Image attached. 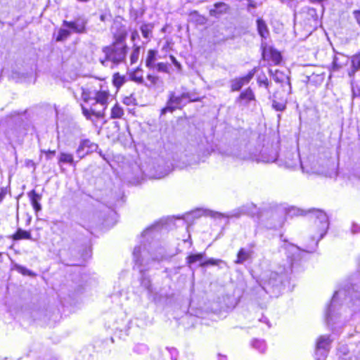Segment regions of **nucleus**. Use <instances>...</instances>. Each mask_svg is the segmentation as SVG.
I'll list each match as a JSON object with an SVG mask.
<instances>
[{"mask_svg": "<svg viewBox=\"0 0 360 360\" xmlns=\"http://www.w3.org/2000/svg\"><path fill=\"white\" fill-rule=\"evenodd\" d=\"M352 93L353 98H360V84L352 83Z\"/></svg>", "mask_w": 360, "mask_h": 360, "instance_id": "nucleus-37", "label": "nucleus"}, {"mask_svg": "<svg viewBox=\"0 0 360 360\" xmlns=\"http://www.w3.org/2000/svg\"><path fill=\"white\" fill-rule=\"evenodd\" d=\"M110 95L109 88L105 84H99V89L95 88L94 91L82 89V98L84 103L90 104L89 107L81 105L82 114L86 120H92L93 117L96 119L105 117Z\"/></svg>", "mask_w": 360, "mask_h": 360, "instance_id": "nucleus-1", "label": "nucleus"}, {"mask_svg": "<svg viewBox=\"0 0 360 360\" xmlns=\"http://www.w3.org/2000/svg\"><path fill=\"white\" fill-rule=\"evenodd\" d=\"M157 51L154 49H149L145 60L146 66L150 69L155 68Z\"/></svg>", "mask_w": 360, "mask_h": 360, "instance_id": "nucleus-24", "label": "nucleus"}, {"mask_svg": "<svg viewBox=\"0 0 360 360\" xmlns=\"http://www.w3.org/2000/svg\"><path fill=\"white\" fill-rule=\"evenodd\" d=\"M204 257V252L191 253L186 256V262L188 266H191L192 264L196 262H200V264L202 262H203Z\"/></svg>", "mask_w": 360, "mask_h": 360, "instance_id": "nucleus-23", "label": "nucleus"}, {"mask_svg": "<svg viewBox=\"0 0 360 360\" xmlns=\"http://www.w3.org/2000/svg\"><path fill=\"white\" fill-rule=\"evenodd\" d=\"M124 115V108L119 103L116 102L110 109V118L111 120L122 119Z\"/></svg>", "mask_w": 360, "mask_h": 360, "instance_id": "nucleus-21", "label": "nucleus"}, {"mask_svg": "<svg viewBox=\"0 0 360 360\" xmlns=\"http://www.w3.org/2000/svg\"><path fill=\"white\" fill-rule=\"evenodd\" d=\"M25 164L27 166H32L33 167H35V163L32 160H26Z\"/></svg>", "mask_w": 360, "mask_h": 360, "instance_id": "nucleus-45", "label": "nucleus"}, {"mask_svg": "<svg viewBox=\"0 0 360 360\" xmlns=\"http://www.w3.org/2000/svg\"><path fill=\"white\" fill-rule=\"evenodd\" d=\"M262 58L269 65H279L283 62L281 52L276 48L267 45L262 47Z\"/></svg>", "mask_w": 360, "mask_h": 360, "instance_id": "nucleus-5", "label": "nucleus"}, {"mask_svg": "<svg viewBox=\"0 0 360 360\" xmlns=\"http://www.w3.org/2000/svg\"><path fill=\"white\" fill-rule=\"evenodd\" d=\"M63 25L72 33L77 34H85L87 32V20L82 16H79L73 20H64Z\"/></svg>", "mask_w": 360, "mask_h": 360, "instance_id": "nucleus-7", "label": "nucleus"}, {"mask_svg": "<svg viewBox=\"0 0 360 360\" xmlns=\"http://www.w3.org/2000/svg\"><path fill=\"white\" fill-rule=\"evenodd\" d=\"M11 193V189L8 186L0 188V203L4 200L8 194Z\"/></svg>", "mask_w": 360, "mask_h": 360, "instance_id": "nucleus-38", "label": "nucleus"}, {"mask_svg": "<svg viewBox=\"0 0 360 360\" xmlns=\"http://www.w3.org/2000/svg\"><path fill=\"white\" fill-rule=\"evenodd\" d=\"M229 10V6L224 2L219 1L214 4V8L209 11L210 15L212 17H218L227 13Z\"/></svg>", "mask_w": 360, "mask_h": 360, "instance_id": "nucleus-12", "label": "nucleus"}, {"mask_svg": "<svg viewBox=\"0 0 360 360\" xmlns=\"http://www.w3.org/2000/svg\"><path fill=\"white\" fill-rule=\"evenodd\" d=\"M274 80L280 84L281 90H276L272 94V108L276 111H283L286 108V96L291 91L289 76L284 72L276 70L269 71Z\"/></svg>", "mask_w": 360, "mask_h": 360, "instance_id": "nucleus-3", "label": "nucleus"}, {"mask_svg": "<svg viewBox=\"0 0 360 360\" xmlns=\"http://www.w3.org/2000/svg\"><path fill=\"white\" fill-rule=\"evenodd\" d=\"M257 29L259 34L262 37L265 38L269 34V29L264 20L261 18L257 19Z\"/></svg>", "mask_w": 360, "mask_h": 360, "instance_id": "nucleus-25", "label": "nucleus"}, {"mask_svg": "<svg viewBox=\"0 0 360 360\" xmlns=\"http://www.w3.org/2000/svg\"><path fill=\"white\" fill-rule=\"evenodd\" d=\"M10 238L15 241L20 240H32V234L30 231L23 230L18 228L16 231L13 233Z\"/></svg>", "mask_w": 360, "mask_h": 360, "instance_id": "nucleus-20", "label": "nucleus"}, {"mask_svg": "<svg viewBox=\"0 0 360 360\" xmlns=\"http://www.w3.org/2000/svg\"><path fill=\"white\" fill-rule=\"evenodd\" d=\"M141 46L134 44L129 56L130 64L133 65L138 62L141 54Z\"/></svg>", "mask_w": 360, "mask_h": 360, "instance_id": "nucleus-26", "label": "nucleus"}, {"mask_svg": "<svg viewBox=\"0 0 360 360\" xmlns=\"http://www.w3.org/2000/svg\"><path fill=\"white\" fill-rule=\"evenodd\" d=\"M41 153H44L46 160H51L56 155V151L55 150H41Z\"/></svg>", "mask_w": 360, "mask_h": 360, "instance_id": "nucleus-39", "label": "nucleus"}, {"mask_svg": "<svg viewBox=\"0 0 360 360\" xmlns=\"http://www.w3.org/2000/svg\"><path fill=\"white\" fill-rule=\"evenodd\" d=\"M252 252L251 250H246L244 248H240L236 254V258L234 260V263L236 264H243L252 257Z\"/></svg>", "mask_w": 360, "mask_h": 360, "instance_id": "nucleus-19", "label": "nucleus"}, {"mask_svg": "<svg viewBox=\"0 0 360 360\" xmlns=\"http://www.w3.org/2000/svg\"><path fill=\"white\" fill-rule=\"evenodd\" d=\"M248 6L252 8L255 7V5L254 4H249Z\"/></svg>", "mask_w": 360, "mask_h": 360, "instance_id": "nucleus-47", "label": "nucleus"}, {"mask_svg": "<svg viewBox=\"0 0 360 360\" xmlns=\"http://www.w3.org/2000/svg\"><path fill=\"white\" fill-rule=\"evenodd\" d=\"M347 62L344 56H334L332 63L328 68L330 72V77H331L332 74L341 71L346 66Z\"/></svg>", "mask_w": 360, "mask_h": 360, "instance_id": "nucleus-10", "label": "nucleus"}, {"mask_svg": "<svg viewBox=\"0 0 360 360\" xmlns=\"http://www.w3.org/2000/svg\"><path fill=\"white\" fill-rule=\"evenodd\" d=\"M139 38V34L136 30H134L131 35V39L132 41H134L136 39Z\"/></svg>", "mask_w": 360, "mask_h": 360, "instance_id": "nucleus-42", "label": "nucleus"}, {"mask_svg": "<svg viewBox=\"0 0 360 360\" xmlns=\"http://www.w3.org/2000/svg\"><path fill=\"white\" fill-rule=\"evenodd\" d=\"M222 263H224V261L222 259L212 257L207 259H203V262H202L200 264V266L205 267L207 266H219Z\"/></svg>", "mask_w": 360, "mask_h": 360, "instance_id": "nucleus-31", "label": "nucleus"}, {"mask_svg": "<svg viewBox=\"0 0 360 360\" xmlns=\"http://www.w3.org/2000/svg\"><path fill=\"white\" fill-rule=\"evenodd\" d=\"M129 79L139 84H144V78L143 70L140 67H137L129 74Z\"/></svg>", "mask_w": 360, "mask_h": 360, "instance_id": "nucleus-22", "label": "nucleus"}, {"mask_svg": "<svg viewBox=\"0 0 360 360\" xmlns=\"http://www.w3.org/2000/svg\"><path fill=\"white\" fill-rule=\"evenodd\" d=\"M360 70V51L350 57V68L347 71L349 77H353Z\"/></svg>", "mask_w": 360, "mask_h": 360, "instance_id": "nucleus-11", "label": "nucleus"}, {"mask_svg": "<svg viewBox=\"0 0 360 360\" xmlns=\"http://www.w3.org/2000/svg\"><path fill=\"white\" fill-rule=\"evenodd\" d=\"M28 197L30 200V203L35 212V213H38L41 210V206L40 204V200H41V195L38 193L34 189L31 190L28 193Z\"/></svg>", "mask_w": 360, "mask_h": 360, "instance_id": "nucleus-15", "label": "nucleus"}, {"mask_svg": "<svg viewBox=\"0 0 360 360\" xmlns=\"http://www.w3.org/2000/svg\"><path fill=\"white\" fill-rule=\"evenodd\" d=\"M188 15L190 17L191 21L196 25H204L207 22V17L200 14L196 10L190 11Z\"/></svg>", "mask_w": 360, "mask_h": 360, "instance_id": "nucleus-18", "label": "nucleus"}, {"mask_svg": "<svg viewBox=\"0 0 360 360\" xmlns=\"http://www.w3.org/2000/svg\"><path fill=\"white\" fill-rule=\"evenodd\" d=\"M122 103L126 105H135L137 103V101L134 94H130L122 98Z\"/></svg>", "mask_w": 360, "mask_h": 360, "instance_id": "nucleus-36", "label": "nucleus"}, {"mask_svg": "<svg viewBox=\"0 0 360 360\" xmlns=\"http://www.w3.org/2000/svg\"><path fill=\"white\" fill-rule=\"evenodd\" d=\"M169 58L172 61V63L174 64V65L176 67V68L178 70H181V65L180 64V63L176 59V58L170 54L169 55Z\"/></svg>", "mask_w": 360, "mask_h": 360, "instance_id": "nucleus-41", "label": "nucleus"}, {"mask_svg": "<svg viewBox=\"0 0 360 360\" xmlns=\"http://www.w3.org/2000/svg\"><path fill=\"white\" fill-rule=\"evenodd\" d=\"M105 19H106V15H105L102 14V15H100V20H101V21H105Z\"/></svg>", "mask_w": 360, "mask_h": 360, "instance_id": "nucleus-46", "label": "nucleus"}, {"mask_svg": "<svg viewBox=\"0 0 360 360\" xmlns=\"http://www.w3.org/2000/svg\"><path fill=\"white\" fill-rule=\"evenodd\" d=\"M146 79L148 83H144L143 84L148 87L156 86L160 82L159 76L154 73L148 74Z\"/></svg>", "mask_w": 360, "mask_h": 360, "instance_id": "nucleus-29", "label": "nucleus"}, {"mask_svg": "<svg viewBox=\"0 0 360 360\" xmlns=\"http://www.w3.org/2000/svg\"><path fill=\"white\" fill-rule=\"evenodd\" d=\"M314 231L321 238L326 235L329 227L328 217L324 212H319L314 221Z\"/></svg>", "mask_w": 360, "mask_h": 360, "instance_id": "nucleus-9", "label": "nucleus"}, {"mask_svg": "<svg viewBox=\"0 0 360 360\" xmlns=\"http://www.w3.org/2000/svg\"><path fill=\"white\" fill-rule=\"evenodd\" d=\"M171 49V44L169 41H167L164 46L162 47L163 50L168 51Z\"/></svg>", "mask_w": 360, "mask_h": 360, "instance_id": "nucleus-44", "label": "nucleus"}, {"mask_svg": "<svg viewBox=\"0 0 360 360\" xmlns=\"http://www.w3.org/2000/svg\"><path fill=\"white\" fill-rule=\"evenodd\" d=\"M125 77L121 75L119 72H115L112 75V84L117 88L120 89L125 82Z\"/></svg>", "mask_w": 360, "mask_h": 360, "instance_id": "nucleus-30", "label": "nucleus"}, {"mask_svg": "<svg viewBox=\"0 0 360 360\" xmlns=\"http://www.w3.org/2000/svg\"><path fill=\"white\" fill-rule=\"evenodd\" d=\"M332 342H333V340L330 338V337L329 335L319 336L316 340V345H315L316 350L319 351V350L323 349L325 351H328L330 349V345Z\"/></svg>", "mask_w": 360, "mask_h": 360, "instance_id": "nucleus-16", "label": "nucleus"}, {"mask_svg": "<svg viewBox=\"0 0 360 360\" xmlns=\"http://www.w3.org/2000/svg\"><path fill=\"white\" fill-rule=\"evenodd\" d=\"M68 163L70 165L75 166L73 155L71 153H61L58 158V164Z\"/></svg>", "mask_w": 360, "mask_h": 360, "instance_id": "nucleus-28", "label": "nucleus"}, {"mask_svg": "<svg viewBox=\"0 0 360 360\" xmlns=\"http://www.w3.org/2000/svg\"><path fill=\"white\" fill-rule=\"evenodd\" d=\"M70 34H71V32L68 30V28H67V29L60 28L58 30L56 37H55V40L56 41H63L64 40H66L70 36Z\"/></svg>", "mask_w": 360, "mask_h": 360, "instance_id": "nucleus-32", "label": "nucleus"}, {"mask_svg": "<svg viewBox=\"0 0 360 360\" xmlns=\"http://www.w3.org/2000/svg\"><path fill=\"white\" fill-rule=\"evenodd\" d=\"M257 83L259 87L264 86L268 91H269L270 82L264 72L262 76L259 75L257 77Z\"/></svg>", "mask_w": 360, "mask_h": 360, "instance_id": "nucleus-33", "label": "nucleus"}, {"mask_svg": "<svg viewBox=\"0 0 360 360\" xmlns=\"http://www.w3.org/2000/svg\"><path fill=\"white\" fill-rule=\"evenodd\" d=\"M112 43L127 44L128 32L126 26L120 22H114L110 27Z\"/></svg>", "mask_w": 360, "mask_h": 360, "instance_id": "nucleus-8", "label": "nucleus"}, {"mask_svg": "<svg viewBox=\"0 0 360 360\" xmlns=\"http://www.w3.org/2000/svg\"><path fill=\"white\" fill-rule=\"evenodd\" d=\"M155 68L156 70L160 72H164L167 74L170 73V68L169 63L160 62L155 65Z\"/></svg>", "mask_w": 360, "mask_h": 360, "instance_id": "nucleus-35", "label": "nucleus"}, {"mask_svg": "<svg viewBox=\"0 0 360 360\" xmlns=\"http://www.w3.org/2000/svg\"><path fill=\"white\" fill-rule=\"evenodd\" d=\"M2 255H3V253L1 252H0V258L2 257Z\"/></svg>", "mask_w": 360, "mask_h": 360, "instance_id": "nucleus-48", "label": "nucleus"}, {"mask_svg": "<svg viewBox=\"0 0 360 360\" xmlns=\"http://www.w3.org/2000/svg\"><path fill=\"white\" fill-rule=\"evenodd\" d=\"M102 52L104 54L103 60H101L102 64L110 62L113 65H117L125 61L128 46L127 44L111 42L102 48Z\"/></svg>", "mask_w": 360, "mask_h": 360, "instance_id": "nucleus-4", "label": "nucleus"}, {"mask_svg": "<svg viewBox=\"0 0 360 360\" xmlns=\"http://www.w3.org/2000/svg\"><path fill=\"white\" fill-rule=\"evenodd\" d=\"M14 269L23 276H34L36 274L20 264H15Z\"/></svg>", "mask_w": 360, "mask_h": 360, "instance_id": "nucleus-34", "label": "nucleus"}, {"mask_svg": "<svg viewBox=\"0 0 360 360\" xmlns=\"http://www.w3.org/2000/svg\"><path fill=\"white\" fill-rule=\"evenodd\" d=\"M237 100L240 102L248 104L252 101H255L256 96L254 91L249 86L240 93L237 97Z\"/></svg>", "mask_w": 360, "mask_h": 360, "instance_id": "nucleus-13", "label": "nucleus"}, {"mask_svg": "<svg viewBox=\"0 0 360 360\" xmlns=\"http://www.w3.org/2000/svg\"><path fill=\"white\" fill-rule=\"evenodd\" d=\"M154 25L153 23H143L140 27L142 36L145 39H150L153 34Z\"/></svg>", "mask_w": 360, "mask_h": 360, "instance_id": "nucleus-27", "label": "nucleus"}, {"mask_svg": "<svg viewBox=\"0 0 360 360\" xmlns=\"http://www.w3.org/2000/svg\"><path fill=\"white\" fill-rule=\"evenodd\" d=\"M309 3L314 4H323L326 0H307Z\"/></svg>", "mask_w": 360, "mask_h": 360, "instance_id": "nucleus-43", "label": "nucleus"}, {"mask_svg": "<svg viewBox=\"0 0 360 360\" xmlns=\"http://www.w3.org/2000/svg\"><path fill=\"white\" fill-rule=\"evenodd\" d=\"M324 82V76L323 74L312 73L311 75L307 77L306 84L308 86H319Z\"/></svg>", "mask_w": 360, "mask_h": 360, "instance_id": "nucleus-17", "label": "nucleus"}, {"mask_svg": "<svg viewBox=\"0 0 360 360\" xmlns=\"http://www.w3.org/2000/svg\"><path fill=\"white\" fill-rule=\"evenodd\" d=\"M181 89L182 91L180 93L176 91L169 92L166 105L160 110V115H164L167 112L172 113L177 110H182L186 103H195L202 101V98L198 96L195 91L190 92L184 86Z\"/></svg>", "mask_w": 360, "mask_h": 360, "instance_id": "nucleus-2", "label": "nucleus"}, {"mask_svg": "<svg viewBox=\"0 0 360 360\" xmlns=\"http://www.w3.org/2000/svg\"><path fill=\"white\" fill-rule=\"evenodd\" d=\"M258 67H254L248 72L242 76L236 77L230 81V90L232 92L239 91L244 86L248 84L257 72Z\"/></svg>", "mask_w": 360, "mask_h": 360, "instance_id": "nucleus-6", "label": "nucleus"}, {"mask_svg": "<svg viewBox=\"0 0 360 360\" xmlns=\"http://www.w3.org/2000/svg\"><path fill=\"white\" fill-rule=\"evenodd\" d=\"M96 148L97 145L94 144V143L91 142L88 139L83 140L79 147L77 148L76 152L77 154L79 155V158H82L86 155H87L89 153H90L91 149L92 148Z\"/></svg>", "mask_w": 360, "mask_h": 360, "instance_id": "nucleus-14", "label": "nucleus"}, {"mask_svg": "<svg viewBox=\"0 0 360 360\" xmlns=\"http://www.w3.org/2000/svg\"><path fill=\"white\" fill-rule=\"evenodd\" d=\"M352 16L360 30V8L354 10L352 11Z\"/></svg>", "mask_w": 360, "mask_h": 360, "instance_id": "nucleus-40", "label": "nucleus"}]
</instances>
